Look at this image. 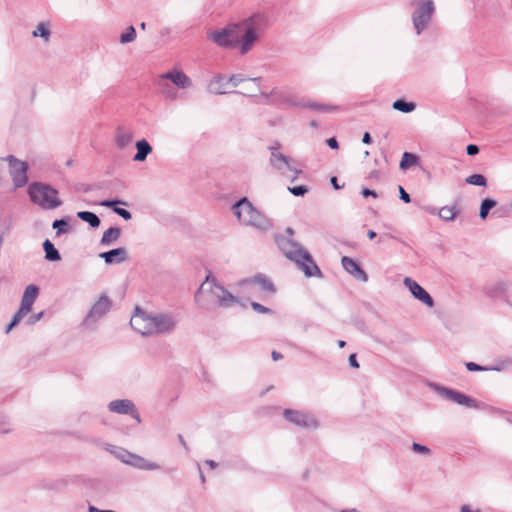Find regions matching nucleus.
<instances>
[{
    "mask_svg": "<svg viewBox=\"0 0 512 512\" xmlns=\"http://www.w3.org/2000/svg\"><path fill=\"white\" fill-rule=\"evenodd\" d=\"M267 28L268 18L264 14L256 13L209 32L208 38L219 47L238 49L241 55H246L260 41Z\"/></svg>",
    "mask_w": 512,
    "mask_h": 512,
    "instance_id": "1",
    "label": "nucleus"
},
{
    "mask_svg": "<svg viewBox=\"0 0 512 512\" xmlns=\"http://www.w3.org/2000/svg\"><path fill=\"white\" fill-rule=\"evenodd\" d=\"M179 315L173 311L147 313L140 308L130 319L131 327L142 336L167 335L176 330Z\"/></svg>",
    "mask_w": 512,
    "mask_h": 512,
    "instance_id": "2",
    "label": "nucleus"
},
{
    "mask_svg": "<svg viewBox=\"0 0 512 512\" xmlns=\"http://www.w3.org/2000/svg\"><path fill=\"white\" fill-rule=\"evenodd\" d=\"M277 244L283 254L288 259L294 261L307 277L321 275V271L313 261L311 255L298 243L281 237L277 239Z\"/></svg>",
    "mask_w": 512,
    "mask_h": 512,
    "instance_id": "3",
    "label": "nucleus"
},
{
    "mask_svg": "<svg viewBox=\"0 0 512 512\" xmlns=\"http://www.w3.org/2000/svg\"><path fill=\"white\" fill-rule=\"evenodd\" d=\"M206 292L210 293V295L217 300L218 305L223 308H229L240 303L236 296L231 294L210 276L206 277L205 281L201 284L198 292L195 295L196 302L203 308L208 306V303L204 297Z\"/></svg>",
    "mask_w": 512,
    "mask_h": 512,
    "instance_id": "4",
    "label": "nucleus"
},
{
    "mask_svg": "<svg viewBox=\"0 0 512 512\" xmlns=\"http://www.w3.org/2000/svg\"><path fill=\"white\" fill-rule=\"evenodd\" d=\"M232 211L243 225L254 227L260 231H267L272 227L270 220L255 209L245 197L232 206Z\"/></svg>",
    "mask_w": 512,
    "mask_h": 512,
    "instance_id": "5",
    "label": "nucleus"
},
{
    "mask_svg": "<svg viewBox=\"0 0 512 512\" xmlns=\"http://www.w3.org/2000/svg\"><path fill=\"white\" fill-rule=\"evenodd\" d=\"M28 192L31 201L43 209L52 210L62 204L58 196V191L49 185L33 183L29 186Z\"/></svg>",
    "mask_w": 512,
    "mask_h": 512,
    "instance_id": "6",
    "label": "nucleus"
},
{
    "mask_svg": "<svg viewBox=\"0 0 512 512\" xmlns=\"http://www.w3.org/2000/svg\"><path fill=\"white\" fill-rule=\"evenodd\" d=\"M169 82L181 90L188 89L192 86L191 78L181 69L173 68L166 73L161 74L158 85L162 94L170 98H175L176 92Z\"/></svg>",
    "mask_w": 512,
    "mask_h": 512,
    "instance_id": "7",
    "label": "nucleus"
},
{
    "mask_svg": "<svg viewBox=\"0 0 512 512\" xmlns=\"http://www.w3.org/2000/svg\"><path fill=\"white\" fill-rule=\"evenodd\" d=\"M414 5L412 22L416 33L419 35L428 27L435 12V5L433 0H417L414 1Z\"/></svg>",
    "mask_w": 512,
    "mask_h": 512,
    "instance_id": "8",
    "label": "nucleus"
},
{
    "mask_svg": "<svg viewBox=\"0 0 512 512\" xmlns=\"http://www.w3.org/2000/svg\"><path fill=\"white\" fill-rule=\"evenodd\" d=\"M243 81L244 77L241 75H216L209 81L207 85V91L214 95L231 93Z\"/></svg>",
    "mask_w": 512,
    "mask_h": 512,
    "instance_id": "9",
    "label": "nucleus"
},
{
    "mask_svg": "<svg viewBox=\"0 0 512 512\" xmlns=\"http://www.w3.org/2000/svg\"><path fill=\"white\" fill-rule=\"evenodd\" d=\"M270 163L290 181L296 180L298 175L302 172L301 169L294 165V161L291 158L282 154L275 148H271Z\"/></svg>",
    "mask_w": 512,
    "mask_h": 512,
    "instance_id": "10",
    "label": "nucleus"
},
{
    "mask_svg": "<svg viewBox=\"0 0 512 512\" xmlns=\"http://www.w3.org/2000/svg\"><path fill=\"white\" fill-rule=\"evenodd\" d=\"M39 288L30 284L25 288V291L22 295L21 304L18 311L15 313L12 322L6 328V333H9L13 327H15L23 317L29 314L32 310V306L38 296Z\"/></svg>",
    "mask_w": 512,
    "mask_h": 512,
    "instance_id": "11",
    "label": "nucleus"
},
{
    "mask_svg": "<svg viewBox=\"0 0 512 512\" xmlns=\"http://www.w3.org/2000/svg\"><path fill=\"white\" fill-rule=\"evenodd\" d=\"M10 167V175L16 188L22 187L27 183L28 164L20 161L13 156L7 158Z\"/></svg>",
    "mask_w": 512,
    "mask_h": 512,
    "instance_id": "12",
    "label": "nucleus"
},
{
    "mask_svg": "<svg viewBox=\"0 0 512 512\" xmlns=\"http://www.w3.org/2000/svg\"><path fill=\"white\" fill-rule=\"evenodd\" d=\"M284 417L298 427L316 429L319 426L314 416L301 411L287 409L284 411Z\"/></svg>",
    "mask_w": 512,
    "mask_h": 512,
    "instance_id": "13",
    "label": "nucleus"
},
{
    "mask_svg": "<svg viewBox=\"0 0 512 512\" xmlns=\"http://www.w3.org/2000/svg\"><path fill=\"white\" fill-rule=\"evenodd\" d=\"M111 301L108 296L102 295L99 299L93 304L88 315L84 320L85 325H90L96 322L98 319L103 317L110 309Z\"/></svg>",
    "mask_w": 512,
    "mask_h": 512,
    "instance_id": "14",
    "label": "nucleus"
},
{
    "mask_svg": "<svg viewBox=\"0 0 512 512\" xmlns=\"http://www.w3.org/2000/svg\"><path fill=\"white\" fill-rule=\"evenodd\" d=\"M403 284L411 292L414 298L421 301L427 307L432 308L434 306V300L430 294L421 287L415 280L410 277H405Z\"/></svg>",
    "mask_w": 512,
    "mask_h": 512,
    "instance_id": "15",
    "label": "nucleus"
},
{
    "mask_svg": "<svg viewBox=\"0 0 512 512\" xmlns=\"http://www.w3.org/2000/svg\"><path fill=\"white\" fill-rule=\"evenodd\" d=\"M438 393L443 398H445L449 401L455 402L459 405L471 407V408H477V403L473 398H471L459 391H456V390H453L450 388H446V387H440V388H438Z\"/></svg>",
    "mask_w": 512,
    "mask_h": 512,
    "instance_id": "16",
    "label": "nucleus"
},
{
    "mask_svg": "<svg viewBox=\"0 0 512 512\" xmlns=\"http://www.w3.org/2000/svg\"><path fill=\"white\" fill-rule=\"evenodd\" d=\"M341 264L345 271L349 273L353 278L359 280L363 283L368 281V276L366 272L360 267V265L348 256H343L341 259Z\"/></svg>",
    "mask_w": 512,
    "mask_h": 512,
    "instance_id": "17",
    "label": "nucleus"
},
{
    "mask_svg": "<svg viewBox=\"0 0 512 512\" xmlns=\"http://www.w3.org/2000/svg\"><path fill=\"white\" fill-rule=\"evenodd\" d=\"M109 410L118 414H130L139 420V415L132 401L128 399L114 400L109 403Z\"/></svg>",
    "mask_w": 512,
    "mask_h": 512,
    "instance_id": "18",
    "label": "nucleus"
},
{
    "mask_svg": "<svg viewBox=\"0 0 512 512\" xmlns=\"http://www.w3.org/2000/svg\"><path fill=\"white\" fill-rule=\"evenodd\" d=\"M99 257L102 258L104 262L108 265L120 264L128 259V253L126 248L119 247L107 252H102L99 254Z\"/></svg>",
    "mask_w": 512,
    "mask_h": 512,
    "instance_id": "19",
    "label": "nucleus"
},
{
    "mask_svg": "<svg viewBox=\"0 0 512 512\" xmlns=\"http://www.w3.org/2000/svg\"><path fill=\"white\" fill-rule=\"evenodd\" d=\"M128 465L135 467L137 469H140V470H145V471H153V470H158L160 468L159 464H157L155 462H151V461L145 459L144 457L134 454V453L132 454Z\"/></svg>",
    "mask_w": 512,
    "mask_h": 512,
    "instance_id": "20",
    "label": "nucleus"
},
{
    "mask_svg": "<svg viewBox=\"0 0 512 512\" xmlns=\"http://www.w3.org/2000/svg\"><path fill=\"white\" fill-rule=\"evenodd\" d=\"M133 132L129 129L118 127L115 134V144L119 149H125L133 141Z\"/></svg>",
    "mask_w": 512,
    "mask_h": 512,
    "instance_id": "21",
    "label": "nucleus"
},
{
    "mask_svg": "<svg viewBox=\"0 0 512 512\" xmlns=\"http://www.w3.org/2000/svg\"><path fill=\"white\" fill-rule=\"evenodd\" d=\"M32 36L34 38H41L45 44L49 43L51 39V22L43 21L38 23L32 31Z\"/></svg>",
    "mask_w": 512,
    "mask_h": 512,
    "instance_id": "22",
    "label": "nucleus"
},
{
    "mask_svg": "<svg viewBox=\"0 0 512 512\" xmlns=\"http://www.w3.org/2000/svg\"><path fill=\"white\" fill-rule=\"evenodd\" d=\"M119 204L127 205L126 202H123L121 200H103L99 203V205L103 207L111 208L117 215L122 217L124 220H130L132 218L131 213L124 208L118 207L117 205Z\"/></svg>",
    "mask_w": 512,
    "mask_h": 512,
    "instance_id": "23",
    "label": "nucleus"
},
{
    "mask_svg": "<svg viewBox=\"0 0 512 512\" xmlns=\"http://www.w3.org/2000/svg\"><path fill=\"white\" fill-rule=\"evenodd\" d=\"M137 153L134 155L135 162H143L147 156L152 152V147L146 139L138 140L135 144Z\"/></svg>",
    "mask_w": 512,
    "mask_h": 512,
    "instance_id": "24",
    "label": "nucleus"
},
{
    "mask_svg": "<svg viewBox=\"0 0 512 512\" xmlns=\"http://www.w3.org/2000/svg\"><path fill=\"white\" fill-rule=\"evenodd\" d=\"M260 78H244V81L241 82L244 86L242 87L241 93L247 96H255L258 92H260Z\"/></svg>",
    "mask_w": 512,
    "mask_h": 512,
    "instance_id": "25",
    "label": "nucleus"
},
{
    "mask_svg": "<svg viewBox=\"0 0 512 512\" xmlns=\"http://www.w3.org/2000/svg\"><path fill=\"white\" fill-rule=\"evenodd\" d=\"M121 235V229L118 227H110L106 231H104L100 243L103 246H110L114 242H116Z\"/></svg>",
    "mask_w": 512,
    "mask_h": 512,
    "instance_id": "26",
    "label": "nucleus"
},
{
    "mask_svg": "<svg viewBox=\"0 0 512 512\" xmlns=\"http://www.w3.org/2000/svg\"><path fill=\"white\" fill-rule=\"evenodd\" d=\"M107 450L126 465H128L133 454L122 447H117L114 445H108Z\"/></svg>",
    "mask_w": 512,
    "mask_h": 512,
    "instance_id": "27",
    "label": "nucleus"
},
{
    "mask_svg": "<svg viewBox=\"0 0 512 512\" xmlns=\"http://www.w3.org/2000/svg\"><path fill=\"white\" fill-rule=\"evenodd\" d=\"M246 282L258 285L263 291L267 292H274V285L273 283L266 277L262 275H257L250 280H247Z\"/></svg>",
    "mask_w": 512,
    "mask_h": 512,
    "instance_id": "28",
    "label": "nucleus"
},
{
    "mask_svg": "<svg viewBox=\"0 0 512 512\" xmlns=\"http://www.w3.org/2000/svg\"><path fill=\"white\" fill-rule=\"evenodd\" d=\"M43 248L45 251V258L49 261H59L61 259L58 250L55 246L50 242V240L46 239L43 243Z\"/></svg>",
    "mask_w": 512,
    "mask_h": 512,
    "instance_id": "29",
    "label": "nucleus"
},
{
    "mask_svg": "<svg viewBox=\"0 0 512 512\" xmlns=\"http://www.w3.org/2000/svg\"><path fill=\"white\" fill-rule=\"evenodd\" d=\"M419 163L417 155L409 152H404L400 161V169L406 170L412 166H416Z\"/></svg>",
    "mask_w": 512,
    "mask_h": 512,
    "instance_id": "30",
    "label": "nucleus"
},
{
    "mask_svg": "<svg viewBox=\"0 0 512 512\" xmlns=\"http://www.w3.org/2000/svg\"><path fill=\"white\" fill-rule=\"evenodd\" d=\"M77 217L80 218L82 221L89 223V225L93 228H97L100 225L99 217L92 212L80 211L77 213Z\"/></svg>",
    "mask_w": 512,
    "mask_h": 512,
    "instance_id": "31",
    "label": "nucleus"
},
{
    "mask_svg": "<svg viewBox=\"0 0 512 512\" xmlns=\"http://www.w3.org/2000/svg\"><path fill=\"white\" fill-rule=\"evenodd\" d=\"M393 109L403 112V113H410L415 110L416 104L413 102H406L402 99H398L393 102L392 105Z\"/></svg>",
    "mask_w": 512,
    "mask_h": 512,
    "instance_id": "32",
    "label": "nucleus"
},
{
    "mask_svg": "<svg viewBox=\"0 0 512 512\" xmlns=\"http://www.w3.org/2000/svg\"><path fill=\"white\" fill-rule=\"evenodd\" d=\"M136 39V30L133 26H128L126 30L120 35L119 41L121 44L131 43Z\"/></svg>",
    "mask_w": 512,
    "mask_h": 512,
    "instance_id": "33",
    "label": "nucleus"
},
{
    "mask_svg": "<svg viewBox=\"0 0 512 512\" xmlns=\"http://www.w3.org/2000/svg\"><path fill=\"white\" fill-rule=\"evenodd\" d=\"M496 201L495 200H492V199H489V198H486L482 201L481 203V206H480V213H479V216L482 218V219H485L489 213V210L492 209L493 207L496 206Z\"/></svg>",
    "mask_w": 512,
    "mask_h": 512,
    "instance_id": "34",
    "label": "nucleus"
},
{
    "mask_svg": "<svg viewBox=\"0 0 512 512\" xmlns=\"http://www.w3.org/2000/svg\"><path fill=\"white\" fill-rule=\"evenodd\" d=\"M438 215L440 218H442L446 221L453 220L456 216V210L454 207L444 206V207L440 208Z\"/></svg>",
    "mask_w": 512,
    "mask_h": 512,
    "instance_id": "35",
    "label": "nucleus"
},
{
    "mask_svg": "<svg viewBox=\"0 0 512 512\" xmlns=\"http://www.w3.org/2000/svg\"><path fill=\"white\" fill-rule=\"evenodd\" d=\"M466 183L475 186H485L487 181L481 174H472L466 178Z\"/></svg>",
    "mask_w": 512,
    "mask_h": 512,
    "instance_id": "36",
    "label": "nucleus"
},
{
    "mask_svg": "<svg viewBox=\"0 0 512 512\" xmlns=\"http://www.w3.org/2000/svg\"><path fill=\"white\" fill-rule=\"evenodd\" d=\"M466 368L469 370V371H489V370H499L498 368H491V367H485V366H480L474 362H467L466 363Z\"/></svg>",
    "mask_w": 512,
    "mask_h": 512,
    "instance_id": "37",
    "label": "nucleus"
},
{
    "mask_svg": "<svg viewBox=\"0 0 512 512\" xmlns=\"http://www.w3.org/2000/svg\"><path fill=\"white\" fill-rule=\"evenodd\" d=\"M288 190L294 196H304L308 192L307 186L304 185L288 187Z\"/></svg>",
    "mask_w": 512,
    "mask_h": 512,
    "instance_id": "38",
    "label": "nucleus"
},
{
    "mask_svg": "<svg viewBox=\"0 0 512 512\" xmlns=\"http://www.w3.org/2000/svg\"><path fill=\"white\" fill-rule=\"evenodd\" d=\"M412 450L415 453H418V454H421L424 456H428L430 454V449L427 446L419 444V443H413Z\"/></svg>",
    "mask_w": 512,
    "mask_h": 512,
    "instance_id": "39",
    "label": "nucleus"
},
{
    "mask_svg": "<svg viewBox=\"0 0 512 512\" xmlns=\"http://www.w3.org/2000/svg\"><path fill=\"white\" fill-rule=\"evenodd\" d=\"M251 307L258 313H270L271 310L257 302H252Z\"/></svg>",
    "mask_w": 512,
    "mask_h": 512,
    "instance_id": "40",
    "label": "nucleus"
},
{
    "mask_svg": "<svg viewBox=\"0 0 512 512\" xmlns=\"http://www.w3.org/2000/svg\"><path fill=\"white\" fill-rule=\"evenodd\" d=\"M67 226V222L63 219H60V220H55L53 222V228L57 229V233L59 234L60 232H62L63 228Z\"/></svg>",
    "mask_w": 512,
    "mask_h": 512,
    "instance_id": "41",
    "label": "nucleus"
},
{
    "mask_svg": "<svg viewBox=\"0 0 512 512\" xmlns=\"http://www.w3.org/2000/svg\"><path fill=\"white\" fill-rule=\"evenodd\" d=\"M43 315H44V312H39L35 315H32L31 317L28 318L27 324L34 325L35 323H37L38 321H40L42 319Z\"/></svg>",
    "mask_w": 512,
    "mask_h": 512,
    "instance_id": "42",
    "label": "nucleus"
},
{
    "mask_svg": "<svg viewBox=\"0 0 512 512\" xmlns=\"http://www.w3.org/2000/svg\"><path fill=\"white\" fill-rule=\"evenodd\" d=\"M399 193H400V199L403 200L405 203H410L411 198L409 194L404 190L402 186H399Z\"/></svg>",
    "mask_w": 512,
    "mask_h": 512,
    "instance_id": "43",
    "label": "nucleus"
},
{
    "mask_svg": "<svg viewBox=\"0 0 512 512\" xmlns=\"http://www.w3.org/2000/svg\"><path fill=\"white\" fill-rule=\"evenodd\" d=\"M467 154L470 156H474L479 153V148L477 145L469 144L466 148Z\"/></svg>",
    "mask_w": 512,
    "mask_h": 512,
    "instance_id": "44",
    "label": "nucleus"
},
{
    "mask_svg": "<svg viewBox=\"0 0 512 512\" xmlns=\"http://www.w3.org/2000/svg\"><path fill=\"white\" fill-rule=\"evenodd\" d=\"M348 361H349V365H350L352 368H358V367H359V363H358V361H357V359H356V355H355V354H351V355L349 356Z\"/></svg>",
    "mask_w": 512,
    "mask_h": 512,
    "instance_id": "45",
    "label": "nucleus"
},
{
    "mask_svg": "<svg viewBox=\"0 0 512 512\" xmlns=\"http://www.w3.org/2000/svg\"><path fill=\"white\" fill-rule=\"evenodd\" d=\"M361 193H362V195H363L364 197H368V196H372V197H374V198H376V197H377V193H376L374 190H370V189H368V188H364V189H362V192H361Z\"/></svg>",
    "mask_w": 512,
    "mask_h": 512,
    "instance_id": "46",
    "label": "nucleus"
},
{
    "mask_svg": "<svg viewBox=\"0 0 512 512\" xmlns=\"http://www.w3.org/2000/svg\"><path fill=\"white\" fill-rule=\"evenodd\" d=\"M327 145L332 148V149H337L338 148V142L335 138H329L327 140Z\"/></svg>",
    "mask_w": 512,
    "mask_h": 512,
    "instance_id": "47",
    "label": "nucleus"
},
{
    "mask_svg": "<svg viewBox=\"0 0 512 512\" xmlns=\"http://www.w3.org/2000/svg\"><path fill=\"white\" fill-rule=\"evenodd\" d=\"M368 178L378 180L380 178V172L378 170H373L368 174Z\"/></svg>",
    "mask_w": 512,
    "mask_h": 512,
    "instance_id": "48",
    "label": "nucleus"
},
{
    "mask_svg": "<svg viewBox=\"0 0 512 512\" xmlns=\"http://www.w3.org/2000/svg\"><path fill=\"white\" fill-rule=\"evenodd\" d=\"M460 512H481L480 509L472 510L469 505H462L460 508Z\"/></svg>",
    "mask_w": 512,
    "mask_h": 512,
    "instance_id": "49",
    "label": "nucleus"
},
{
    "mask_svg": "<svg viewBox=\"0 0 512 512\" xmlns=\"http://www.w3.org/2000/svg\"><path fill=\"white\" fill-rule=\"evenodd\" d=\"M362 142L364 144H370L372 142V138L368 132H365L362 138Z\"/></svg>",
    "mask_w": 512,
    "mask_h": 512,
    "instance_id": "50",
    "label": "nucleus"
},
{
    "mask_svg": "<svg viewBox=\"0 0 512 512\" xmlns=\"http://www.w3.org/2000/svg\"><path fill=\"white\" fill-rule=\"evenodd\" d=\"M331 184L333 185V187H334L335 189H340V188H342V187L344 186V185H341V186H340V185L338 184V181H337V178H336V177H332V178H331Z\"/></svg>",
    "mask_w": 512,
    "mask_h": 512,
    "instance_id": "51",
    "label": "nucleus"
},
{
    "mask_svg": "<svg viewBox=\"0 0 512 512\" xmlns=\"http://www.w3.org/2000/svg\"><path fill=\"white\" fill-rule=\"evenodd\" d=\"M271 355L274 361L280 360L283 357L282 354L277 351H273Z\"/></svg>",
    "mask_w": 512,
    "mask_h": 512,
    "instance_id": "52",
    "label": "nucleus"
},
{
    "mask_svg": "<svg viewBox=\"0 0 512 512\" xmlns=\"http://www.w3.org/2000/svg\"><path fill=\"white\" fill-rule=\"evenodd\" d=\"M178 438H179V441H180V443L182 444V446H183L185 449H187V444H186V441L184 440L183 436H182V435H179V436H178Z\"/></svg>",
    "mask_w": 512,
    "mask_h": 512,
    "instance_id": "53",
    "label": "nucleus"
},
{
    "mask_svg": "<svg viewBox=\"0 0 512 512\" xmlns=\"http://www.w3.org/2000/svg\"><path fill=\"white\" fill-rule=\"evenodd\" d=\"M367 235L369 239H374L376 237V233L373 230H369Z\"/></svg>",
    "mask_w": 512,
    "mask_h": 512,
    "instance_id": "54",
    "label": "nucleus"
},
{
    "mask_svg": "<svg viewBox=\"0 0 512 512\" xmlns=\"http://www.w3.org/2000/svg\"><path fill=\"white\" fill-rule=\"evenodd\" d=\"M206 463L211 467V468H215L217 466L216 462H214L213 460H207Z\"/></svg>",
    "mask_w": 512,
    "mask_h": 512,
    "instance_id": "55",
    "label": "nucleus"
},
{
    "mask_svg": "<svg viewBox=\"0 0 512 512\" xmlns=\"http://www.w3.org/2000/svg\"><path fill=\"white\" fill-rule=\"evenodd\" d=\"M345 344H346V343H345V341H343V340H339V341H338V346H339L340 348H343V347L345 346Z\"/></svg>",
    "mask_w": 512,
    "mask_h": 512,
    "instance_id": "56",
    "label": "nucleus"
},
{
    "mask_svg": "<svg viewBox=\"0 0 512 512\" xmlns=\"http://www.w3.org/2000/svg\"><path fill=\"white\" fill-rule=\"evenodd\" d=\"M140 27H141V29H143V30H144V29H145V27H146L145 23H144V22H142V23L140 24Z\"/></svg>",
    "mask_w": 512,
    "mask_h": 512,
    "instance_id": "57",
    "label": "nucleus"
},
{
    "mask_svg": "<svg viewBox=\"0 0 512 512\" xmlns=\"http://www.w3.org/2000/svg\"><path fill=\"white\" fill-rule=\"evenodd\" d=\"M364 156H365V157L369 156V151H367V150H366V151L364 152Z\"/></svg>",
    "mask_w": 512,
    "mask_h": 512,
    "instance_id": "58",
    "label": "nucleus"
},
{
    "mask_svg": "<svg viewBox=\"0 0 512 512\" xmlns=\"http://www.w3.org/2000/svg\"><path fill=\"white\" fill-rule=\"evenodd\" d=\"M511 423H512V420H511Z\"/></svg>",
    "mask_w": 512,
    "mask_h": 512,
    "instance_id": "59",
    "label": "nucleus"
}]
</instances>
